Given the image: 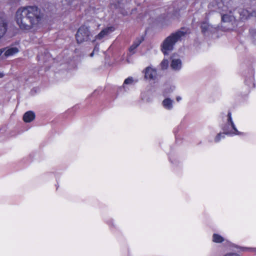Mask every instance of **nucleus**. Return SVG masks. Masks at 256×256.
<instances>
[{
  "label": "nucleus",
  "mask_w": 256,
  "mask_h": 256,
  "mask_svg": "<svg viewBox=\"0 0 256 256\" xmlns=\"http://www.w3.org/2000/svg\"><path fill=\"white\" fill-rule=\"evenodd\" d=\"M4 55L6 57L13 56L18 52V49L16 47H7L4 48Z\"/></svg>",
  "instance_id": "9"
},
{
  "label": "nucleus",
  "mask_w": 256,
  "mask_h": 256,
  "mask_svg": "<svg viewBox=\"0 0 256 256\" xmlns=\"http://www.w3.org/2000/svg\"><path fill=\"white\" fill-rule=\"evenodd\" d=\"M200 28L202 32L204 34H206L208 32H212L214 30V28L210 24L206 22H202L201 24Z\"/></svg>",
  "instance_id": "7"
},
{
  "label": "nucleus",
  "mask_w": 256,
  "mask_h": 256,
  "mask_svg": "<svg viewBox=\"0 0 256 256\" xmlns=\"http://www.w3.org/2000/svg\"><path fill=\"white\" fill-rule=\"evenodd\" d=\"M217 10V8H214V10Z\"/></svg>",
  "instance_id": "28"
},
{
  "label": "nucleus",
  "mask_w": 256,
  "mask_h": 256,
  "mask_svg": "<svg viewBox=\"0 0 256 256\" xmlns=\"http://www.w3.org/2000/svg\"><path fill=\"white\" fill-rule=\"evenodd\" d=\"M212 241L216 243H222L224 241V238L218 234H214L212 236Z\"/></svg>",
  "instance_id": "15"
},
{
  "label": "nucleus",
  "mask_w": 256,
  "mask_h": 256,
  "mask_svg": "<svg viewBox=\"0 0 256 256\" xmlns=\"http://www.w3.org/2000/svg\"><path fill=\"white\" fill-rule=\"evenodd\" d=\"M4 74L3 73L0 72V78H2Z\"/></svg>",
  "instance_id": "26"
},
{
  "label": "nucleus",
  "mask_w": 256,
  "mask_h": 256,
  "mask_svg": "<svg viewBox=\"0 0 256 256\" xmlns=\"http://www.w3.org/2000/svg\"><path fill=\"white\" fill-rule=\"evenodd\" d=\"M168 65V61L167 60L164 59L161 62V66L162 69L166 68Z\"/></svg>",
  "instance_id": "17"
},
{
  "label": "nucleus",
  "mask_w": 256,
  "mask_h": 256,
  "mask_svg": "<svg viewBox=\"0 0 256 256\" xmlns=\"http://www.w3.org/2000/svg\"><path fill=\"white\" fill-rule=\"evenodd\" d=\"M234 16L230 14H224L222 16V21L224 22H230L234 20Z\"/></svg>",
  "instance_id": "13"
},
{
  "label": "nucleus",
  "mask_w": 256,
  "mask_h": 256,
  "mask_svg": "<svg viewBox=\"0 0 256 256\" xmlns=\"http://www.w3.org/2000/svg\"><path fill=\"white\" fill-rule=\"evenodd\" d=\"M254 36H256V34H254Z\"/></svg>",
  "instance_id": "29"
},
{
  "label": "nucleus",
  "mask_w": 256,
  "mask_h": 256,
  "mask_svg": "<svg viewBox=\"0 0 256 256\" xmlns=\"http://www.w3.org/2000/svg\"><path fill=\"white\" fill-rule=\"evenodd\" d=\"M173 100L169 98H165L162 102L163 106L167 110H171L172 108Z\"/></svg>",
  "instance_id": "11"
},
{
  "label": "nucleus",
  "mask_w": 256,
  "mask_h": 256,
  "mask_svg": "<svg viewBox=\"0 0 256 256\" xmlns=\"http://www.w3.org/2000/svg\"><path fill=\"white\" fill-rule=\"evenodd\" d=\"M238 12L240 16V18L242 20H246L250 16V12L246 10L240 9Z\"/></svg>",
  "instance_id": "12"
},
{
  "label": "nucleus",
  "mask_w": 256,
  "mask_h": 256,
  "mask_svg": "<svg viewBox=\"0 0 256 256\" xmlns=\"http://www.w3.org/2000/svg\"><path fill=\"white\" fill-rule=\"evenodd\" d=\"M94 52H94V51H93V52L90 54V56L91 57L93 56Z\"/></svg>",
  "instance_id": "27"
},
{
  "label": "nucleus",
  "mask_w": 256,
  "mask_h": 256,
  "mask_svg": "<svg viewBox=\"0 0 256 256\" xmlns=\"http://www.w3.org/2000/svg\"><path fill=\"white\" fill-rule=\"evenodd\" d=\"M214 4H216V6H218V8H219V6H220V5H222V4L221 3H218L216 2H212V3H210V4H209V6H208V8H212V7H214Z\"/></svg>",
  "instance_id": "18"
},
{
  "label": "nucleus",
  "mask_w": 256,
  "mask_h": 256,
  "mask_svg": "<svg viewBox=\"0 0 256 256\" xmlns=\"http://www.w3.org/2000/svg\"><path fill=\"white\" fill-rule=\"evenodd\" d=\"M187 30L184 28H181L177 32L172 33L166 38L161 44V50L164 55L168 54L169 52L174 49V46L176 42L180 40L182 38L185 36Z\"/></svg>",
  "instance_id": "2"
},
{
  "label": "nucleus",
  "mask_w": 256,
  "mask_h": 256,
  "mask_svg": "<svg viewBox=\"0 0 256 256\" xmlns=\"http://www.w3.org/2000/svg\"><path fill=\"white\" fill-rule=\"evenodd\" d=\"M228 117L227 124L222 128L224 132V134L220 133L216 136L214 138L216 142H218L221 138H224V134L240 135L242 134L236 129L232 120V114L230 112H228Z\"/></svg>",
  "instance_id": "3"
},
{
  "label": "nucleus",
  "mask_w": 256,
  "mask_h": 256,
  "mask_svg": "<svg viewBox=\"0 0 256 256\" xmlns=\"http://www.w3.org/2000/svg\"><path fill=\"white\" fill-rule=\"evenodd\" d=\"M182 66V60L180 58L173 56L172 59L170 66L174 70H179Z\"/></svg>",
  "instance_id": "6"
},
{
  "label": "nucleus",
  "mask_w": 256,
  "mask_h": 256,
  "mask_svg": "<svg viewBox=\"0 0 256 256\" xmlns=\"http://www.w3.org/2000/svg\"><path fill=\"white\" fill-rule=\"evenodd\" d=\"M93 51H94V52H98L99 51V48H98V46H96L94 47V50H93Z\"/></svg>",
  "instance_id": "23"
},
{
  "label": "nucleus",
  "mask_w": 256,
  "mask_h": 256,
  "mask_svg": "<svg viewBox=\"0 0 256 256\" xmlns=\"http://www.w3.org/2000/svg\"><path fill=\"white\" fill-rule=\"evenodd\" d=\"M4 52V48L0 49V56L2 54V53Z\"/></svg>",
  "instance_id": "25"
},
{
  "label": "nucleus",
  "mask_w": 256,
  "mask_h": 256,
  "mask_svg": "<svg viewBox=\"0 0 256 256\" xmlns=\"http://www.w3.org/2000/svg\"><path fill=\"white\" fill-rule=\"evenodd\" d=\"M42 15L36 6H28L20 8L16 12L15 20L20 28L30 30L41 21Z\"/></svg>",
  "instance_id": "1"
},
{
  "label": "nucleus",
  "mask_w": 256,
  "mask_h": 256,
  "mask_svg": "<svg viewBox=\"0 0 256 256\" xmlns=\"http://www.w3.org/2000/svg\"><path fill=\"white\" fill-rule=\"evenodd\" d=\"M157 73L155 69L150 67L146 68L145 78L150 80H155L156 78Z\"/></svg>",
  "instance_id": "5"
},
{
  "label": "nucleus",
  "mask_w": 256,
  "mask_h": 256,
  "mask_svg": "<svg viewBox=\"0 0 256 256\" xmlns=\"http://www.w3.org/2000/svg\"><path fill=\"white\" fill-rule=\"evenodd\" d=\"M224 256H240L238 254L234 252H230L226 254Z\"/></svg>",
  "instance_id": "20"
},
{
  "label": "nucleus",
  "mask_w": 256,
  "mask_h": 256,
  "mask_svg": "<svg viewBox=\"0 0 256 256\" xmlns=\"http://www.w3.org/2000/svg\"><path fill=\"white\" fill-rule=\"evenodd\" d=\"M176 99L178 102H179L180 100H182V98L180 96H177Z\"/></svg>",
  "instance_id": "24"
},
{
  "label": "nucleus",
  "mask_w": 256,
  "mask_h": 256,
  "mask_svg": "<svg viewBox=\"0 0 256 256\" xmlns=\"http://www.w3.org/2000/svg\"><path fill=\"white\" fill-rule=\"evenodd\" d=\"M141 42H142V40H140V39H138V40H136V41L134 43V44L136 46H137V47H138V46L140 44Z\"/></svg>",
  "instance_id": "21"
},
{
  "label": "nucleus",
  "mask_w": 256,
  "mask_h": 256,
  "mask_svg": "<svg viewBox=\"0 0 256 256\" xmlns=\"http://www.w3.org/2000/svg\"><path fill=\"white\" fill-rule=\"evenodd\" d=\"M137 48L134 44H132V45L130 48V52H132L134 49Z\"/></svg>",
  "instance_id": "22"
},
{
  "label": "nucleus",
  "mask_w": 256,
  "mask_h": 256,
  "mask_svg": "<svg viewBox=\"0 0 256 256\" xmlns=\"http://www.w3.org/2000/svg\"><path fill=\"white\" fill-rule=\"evenodd\" d=\"M133 80L132 78H128L124 80V84H130L132 82Z\"/></svg>",
  "instance_id": "19"
},
{
  "label": "nucleus",
  "mask_w": 256,
  "mask_h": 256,
  "mask_svg": "<svg viewBox=\"0 0 256 256\" xmlns=\"http://www.w3.org/2000/svg\"><path fill=\"white\" fill-rule=\"evenodd\" d=\"M112 27L106 28L102 30L96 37V39L101 40L114 31Z\"/></svg>",
  "instance_id": "8"
},
{
  "label": "nucleus",
  "mask_w": 256,
  "mask_h": 256,
  "mask_svg": "<svg viewBox=\"0 0 256 256\" xmlns=\"http://www.w3.org/2000/svg\"><path fill=\"white\" fill-rule=\"evenodd\" d=\"M175 19L176 18L174 16H172V14H168L166 16V18L162 22L164 25H168Z\"/></svg>",
  "instance_id": "16"
},
{
  "label": "nucleus",
  "mask_w": 256,
  "mask_h": 256,
  "mask_svg": "<svg viewBox=\"0 0 256 256\" xmlns=\"http://www.w3.org/2000/svg\"><path fill=\"white\" fill-rule=\"evenodd\" d=\"M90 32L88 27L82 26H80L76 34V39L78 43H82L89 40Z\"/></svg>",
  "instance_id": "4"
},
{
  "label": "nucleus",
  "mask_w": 256,
  "mask_h": 256,
  "mask_svg": "<svg viewBox=\"0 0 256 256\" xmlns=\"http://www.w3.org/2000/svg\"><path fill=\"white\" fill-rule=\"evenodd\" d=\"M6 31V23L4 21L0 19V38L4 35Z\"/></svg>",
  "instance_id": "14"
},
{
  "label": "nucleus",
  "mask_w": 256,
  "mask_h": 256,
  "mask_svg": "<svg viewBox=\"0 0 256 256\" xmlns=\"http://www.w3.org/2000/svg\"><path fill=\"white\" fill-rule=\"evenodd\" d=\"M35 118V114L32 111H28L26 112L24 116L23 120L26 122H30Z\"/></svg>",
  "instance_id": "10"
}]
</instances>
